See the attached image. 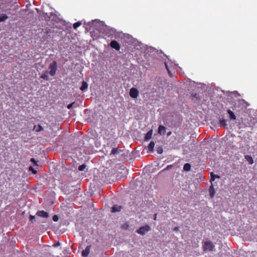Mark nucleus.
Masks as SVG:
<instances>
[{"instance_id":"1","label":"nucleus","mask_w":257,"mask_h":257,"mask_svg":"<svg viewBox=\"0 0 257 257\" xmlns=\"http://www.w3.org/2000/svg\"><path fill=\"white\" fill-rule=\"evenodd\" d=\"M88 25L100 32L107 35L108 37L113 36L115 33V30L114 29L107 27L104 25L103 22L98 20L92 21V22L89 23Z\"/></svg>"},{"instance_id":"2","label":"nucleus","mask_w":257,"mask_h":257,"mask_svg":"<svg viewBox=\"0 0 257 257\" xmlns=\"http://www.w3.org/2000/svg\"><path fill=\"white\" fill-rule=\"evenodd\" d=\"M229 94L228 95V97L227 98V101L232 104L234 108L239 107L240 106H243L246 103L245 101L242 99H237L234 101L232 100L233 97L232 95L233 94L235 97H237L239 96V94L236 91L234 92H227Z\"/></svg>"},{"instance_id":"3","label":"nucleus","mask_w":257,"mask_h":257,"mask_svg":"<svg viewBox=\"0 0 257 257\" xmlns=\"http://www.w3.org/2000/svg\"><path fill=\"white\" fill-rule=\"evenodd\" d=\"M49 69H50L49 74L51 76H54L56 75V71L57 70V62L56 61H53L52 63H51L48 67Z\"/></svg>"},{"instance_id":"4","label":"nucleus","mask_w":257,"mask_h":257,"mask_svg":"<svg viewBox=\"0 0 257 257\" xmlns=\"http://www.w3.org/2000/svg\"><path fill=\"white\" fill-rule=\"evenodd\" d=\"M151 230V227L149 225H145V226H141L136 230V232L138 234L144 235L147 232Z\"/></svg>"},{"instance_id":"5","label":"nucleus","mask_w":257,"mask_h":257,"mask_svg":"<svg viewBox=\"0 0 257 257\" xmlns=\"http://www.w3.org/2000/svg\"><path fill=\"white\" fill-rule=\"evenodd\" d=\"M204 251H213L215 246L211 241H206L203 245Z\"/></svg>"},{"instance_id":"6","label":"nucleus","mask_w":257,"mask_h":257,"mask_svg":"<svg viewBox=\"0 0 257 257\" xmlns=\"http://www.w3.org/2000/svg\"><path fill=\"white\" fill-rule=\"evenodd\" d=\"M139 94L138 90L134 87L132 88L130 90V95L133 98H136Z\"/></svg>"},{"instance_id":"7","label":"nucleus","mask_w":257,"mask_h":257,"mask_svg":"<svg viewBox=\"0 0 257 257\" xmlns=\"http://www.w3.org/2000/svg\"><path fill=\"white\" fill-rule=\"evenodd\" d=\"M110 46L113 48L118 51L120 49V46L119 44L115 40H112L110 43Z\"/></svg>"},{"instance_id":"8","label":"nucleus","mask_w":257,"mask_h":257,"mask_svg":"<svg viewBox=\"0 0 257 257\" xmlns=\"http://www.w3.org/2000/svg\"><path fill=\"white\" fill-rule=\"evenodd\" d=\"M91 247V245H88L86 246L85 249L82 250L81 254L83 257H87L88 256Z\"/></svg>"},{"instance_id":"9","label":"nucleus","mask_w":257,"mask_h":257,"mask_svg":"<svg viewBox=\"0 0 257 257\" xmlns=\"http://www.w3.org/2000/svg\"><path fill=\"white\" fill-rule=\"evenodd\" d=\"M122 209V206L121 205H114L111 208V211L112 213L120 212Z\"/></svg>"},{"instance_id":"10","label":"nucleus","mask_w":257,"mask_h":257,"mask_svg":"<svg viewBox=\"0 0 257 257\" xmlns=\"http://www.w3.org/2000/svg\"><path fill=\"white\" fill-rule=\"evenodd\" d=\"M36 215L44 218H47L49 217L48 213L43 210L37 211Z\"/></svg>"},{"instance_id":"11","label":"nucleus","mask_w":257,"mask_h":257,"mask_svg":"<svg viewBox=\"0 0 257 257\" xmlns=\"http://www.w3.org/2000/svg\"><path fill=\"white\" fill-rule=\"evenodd\" d=\"M166 128L162 125H159L158 128V133L160 135H164L165 133Z\"/></svg>"},{"instance_id":"12","label":"nucleus","mask_w":257,"mask_h":257,"mask_svg":"<svg viewBox=\"0 0 257 257\" xmlns=\"http://www.w3.org/2000/svg\"><path fill=\"white\" fill-rule=\"evenodd\" d=\"M153 133V130L151 129L150 131H149L145 135V140L146 141H148L149 140H150L152 137Z\"/></svg>"},{"instance_id":"13","label":"nucleus","mask_w":257,"mask_h":257,"mask_svg":"<svg viewBox=\"0 0 257 257\" xmlns=\"http://www.w3.org/2000/svg\"><path fill=\"white\" fill-rule=\"evenodd\" d=\"M209 192L210 197L211 198H213L215 194V191L212 184L210 186L209 188Z\"/></svg>"},{"instance_id":"14","label":"nucleus","mask_w":257,"mask_h":257,"mask_svg":"<svg viewBox=\"0 0 257 257\" xmlns=\"http://www.w3.org/2000/svg\"><path fill=\"white\" fill-rule=\"evenodd\" d=\"M88 85L86 81H83L82 83V85L80 87V89L82 91H85L88 88Z\"/></svg>"},{"instance_id":"15","label":"nucleus","mask_w":257,"mask_h":257,"mask_svg":"<svg viewBox=\"0 0 257 257\" xmlns=\"http://www.w3.org/2000/svg\"><path fill=\"white\" fill-rule=\"evenodd\" d=\"M227 112L229 114V118L230 119H232V120L236 119V116L234 114V113L232 111H231L230 109H229L227 110Z\"/></svg>"},{"instance_id":"16","label":"nucleus","mask_w":257,"mask_h":257,"mask_svg":"<svg viewBox=\"0 0 257 257\" xmlns=\"http://www.w3.org/2000/svg\"><path fill=\"white\" fill-rule=\"evenodd\" d=\"M73 186L71 187L72 188ZM63 191L65 192V194H69L71 193L72 191V189L71 188L70 186H64Z\"/></svg>"},{"instance_id":"17","label":"nucleus","mask_w":257,"mask_h":257,"mask_svg":"<svg viewBox=\"0 0 257 257\" xmlns=\"http://www.w3.org/2000/svg\"><path fill=\"white\" fill-rule=\"evenodd\" d=\"M9 17L5 14H0V23L6 21Z\"/></svg>"},{"instance_id":"18","label":"nucleus","mask_w":257,"mask_h":257,"mask_svg":"<svg viewBox=\"0 0 257 257\" xmlns=\"http://www.w3.org/2000/svg\"><path fill=\"white\" fill-rule=\"evenodd\" d=\"M49 74V72L48 71H45L41 76V78L43 79L44 80H48L49 77H48V74Z\"/></svg>"},{"instance_id":"19","label":"nucleus","mask_w":257,"mask_h":257,"mask_svg":"<svg viewBox=\"0 0 257 257\" xmlns=\"http://www.w3.org/2000/svg\"><path fill=\"white\" fill-rule=\"evenodd\" d=\"M155 147V142L151 141L148 146V150L150 152H153L154 151V148Z\"/></svg>"},{"instance_id":"20","label":"nucleus","mask_w":257,"mask_h":257,"mask_svg":"<svg viewBox=\"0 0 257 257\" xmlns=\"http://www.w3.org/2000/svg\"><path fill=\"white\" fill-rule=\"evenodd\" d=\"M121 151L120 150L118 149L117 148H114L112 149L110 155H116L119 154Z\"/></svg>"},{"instance_id":"21","label":"nucleus","mask_w":257,"mask_h":257,"mask_svg":"<svg viewBox=\"0 0 257 257\" xmlns=\"http://www.w3.org/2000/svg\"><path fill=\"white\" fill-rule=\"evenodd\" d=\"M245 159L249 164H252L253 163V160L250 156L245 155Z\"/></svg>"},{"instance_id":"22","label":"nucleus","mask_w":257,"mask_h":257,"mask_svg":"<svg viewBox=\"0 0 257 257\" xmlns=\"http://www.w3.org/2000/svg\"><path fill=\"white\" fill-rule=\"evenodd\" d=\"M43 130V127L41 125H35L34 126L33 130L37 132H41Z\"/></svg>"},{"instance_id":"23","label":"nucleus","mask_w":257,"mask_h":257,"mask_svg":"<svg viewBox=\"0 0 257 257\" xmlns=\"http://www.w3.org/2000/svg\"><path fill=\"white\" fill-rule=\"evenodd\" d=\"M191 166L189 163H186L183 166V170L185 171H189L191 170Z\"/></svg>"},{"instance_id":"24","label":"nucleus","mask_w":257,"mask_h":257,"mask_svg":"<svg viewBox=\"0 0 257 257\" xmlns=\"http://www.w3.org/2000/svg\"><path fill=\"white\" fill-rule=\"evenodd\" d=\"M210 176H211V179H210V181L211 182L214 181V180L216 178H220L219 176H218L217 175L214 174L213 172H211L210 173Z\"/></svg>"},{"instance_id":"25","label":"nucleus","mask_w":257,"mask_h":257,"mask_svg":"<svg viewBox=\"0 0 257 257\" xmlns=\"http://www.w3.org/2000/svg\"><path fill=\"white\" fill-rule=\"evenodd\" d=\"M53 14L52 13L50 14V15H49L47 13H44V19L46 21H48L50 19L51 16H52Z\"/></svg>"},{"instance_id":"26","label":"nucleus","mask_w":257,"mask_h":257,"mask_svg":"<svg viewBox=\"0 0 257 257\" xmlns=\"http://www.w3.org/2000/svg\"><path fill=\"white\" fill-rule=\"evenodd\" d=\"M219 125L221 126L227 125L226 120H225L224 119H222L219 120Z\"/></svg>"},{"instance_id":"27","label":"nucleus","mask_w":257,"mask_h":257,"mask_svg":"<svg viewBox=\"0 0 257 257\" xmlns=\"http://www.w3.org/2000/svg\"><path fill=\"white\" fill-rule=\"evenodd\" d=\"M86 167V166L85 164H82L78 167V170L82 171L85 169Z\"/></svg>"},{"instance_id":"28","label":"nucleus","mask_w":257,"mask_h":257,"mask_svg":"<svg viewBox=\"0 0 257 257\" xmlns=\"http://www.w3.org/2000/svg\"><path fill=\"white\" fill-rule=\"evenodd\" d=\"M81 25L80 22H77L73 24V28L76 29Z\"/></svg>"},{"instance_id":"29","label":"nucleus","mask_w":257,"mask_h":257,"mask_svg":"<svg viewBox=\"0 0 257 257\" xmlns=\"http://www.w3.org/2000/svg\"><path fill=\"white\" fill-rule=\"evenodd\" d=\"M172 165H168L165 169H164L162 171H167L173 168Z\"/></svg>"},{"instance_id":"30","label":"nucleus","mask_w":257,"mask_h":257,"mask_svg":"<svg viewBox=\"0 0 257 257\" xmlns=\"http://www.w3.org/2000/svg\"><path fill=\"white\" fill-rule=\"evenodd\" d=\"M75 104V102H73L70 104H69L67 106V108L68 109H70L71 108H72V107Z\"/></svg>"},{"instance_id":"31","label":"nucleus","mask_w":257,"mask_h":257,"mask_svg":"<svg viewBox=\"0 0 257 257\" xmlns=\"http://www.w3.org/2000/svg\"><path fill=\"white\" fill-rule=\"evenodd\" d=\"M157 151L158 154H161L163 153V150L162 147H158L157 148Z\"/></svg>"},{"instance_id":"32","label":"nucleus","mask_w":257,"mask_h":257,"mask_svg":"<svg viewBox=\"0 0 257 257\" xmlns=\"http://www.w3.org/2000/svg\"><path fill=\"white\" fill-rule=\"evenodd\" d=\"M29 170L32 171V173L35 174L37 173V171L35 170L32 166L29 167Z\"/></svg>"},{"instance_id":"33","label":"nucleus","mask_w":257,"mask_h":257,"mask_svg":"<svg viewBox=\"0 0 257 257\" xmlns=\"http://www.w3.org/2000/svg\"><path fill=\"white\" fill-rule=\"evenodd\" d=\"M53 220L55 222L58 221L59 220V216L57 215H54L53 216Z\"/></svg>"},{"instance_id":"34","label":"nucleus","mask_w":257,"mask_h":257,"mask_svg":"<svg viewBox=\"0 0 257 257\" xmlns=\"http://www.w3.org/2000/svg\"><path fill=\"white\" fill-rule=\"evenodd\" d=\"M29 219L32 223H33L35 219V216L30 215L29 216Z\"/></svg>"},{"instance_id":"35","label":"nucleus","mask_w":257,"mask_h":257,"mask_svg":"<svg viewBox=\"0 0 257 257\" xmlns=\"http://www.w3.org/2000/svg\"><path fill=\"white\" fill-rule=\"evenodd\" d=\"M30 161L32 162V163H34V164L35 165H37L38 166V164H37V161H36V160L34 159V158H31V160H30Z\"/></svg>"},{"instance_id":"36","label":"nucleus","mask_w":257,"mask_h":257,"mask_svg":"<svg viewBox=\"0 0 257 257\" xmlns=\"http://www.w3.org/2000/svg\"><path fill=\"white\" fill-rule=\"evenodd\" d=\"M60 244H61V243H60L59 242H57V243H56L54 244H53V246H54V247H57V246H58L60 245Z\"/></svg>"},{"instance_id":"37","label":"nucleus","mask_w":257,"mask_h":257,"mask_svg":"<svg viewBox=\"0 0 257 257\" xmlns=\"http://www.w3.org/2000/svg\"><path fill=\"white\" fill-rule=\"evenodd\" d=\"M128 225L126 224H124L122 225V228L124 229H126L128 227Z\"/></svg>"},{"instance_id":"38","label":"nucleus","mask_w":257,"mask_h":257,"mask_svg":"<svg viewBox=\"0 0 257 257\" xmlns=\"http://www.w3.org/2000/svg\"><path fill=\"white\" fill-rule=\"evenodd\" d=\"M150 49L151 50V52H153V51H156V49L154 48H153V47H150Z\"/></svg>"},{"instance_id":"39","label":"nucleus","mask_w":257,"mask_h":257,"mask_svg":"<svg viewBox=\"0 0 257 257\" xmlns=\"http://www.w3.org/2000/svg\"><path fill=\"white\" fill-rule=\"evenodd\" d=\"M179 227H175L174 228V230L175 231H179Z\"/></svg>"},{"instance_id":"40","label":"nucleus","mask_w":257,"mask_h":257,"mask_svg":"<svg viewBox=\"0 0 257 257\" xmlns=\"http://www.w3.org/2000/svg\"><path fill=\"white\" fill-rule=\"evenodd\" d=\"M172 134V132H169L167 133V137H169L170 136H171Z\"/></svg>"},{"instance_id":"41","label":"nucleus","mask_w":257,"mask_h":257,"mask_svg":"<svg viewBox=\"0 0 257 257\" xmlns=\"http://www.w3.org/2000/svg\"><path fill=\"white\" fill-rule=\"evenodd\" d=\"M165 65H166V67L167 69L168 70V71H169L168 70V66L166 63H165ZM169 73H170V72H169ZM169 74H170V75L171 76V74H170V73H169Z\"/></svg>"},{"instance_id":"42","label":"nucleus","mask_w":257,"mask_h":257,"mask_svg":"<svg viewBox=\"0 0 257 257\" xmlns=\"http://www.w3.org/2000/svg\"><path fill=\"white\" fill-rule=\"evenodd\" d=\"M74 192H75V194H77V189H75V190L74 191Z\"/></svg>"},{"instance_id":"43","label":"nucleus","mask_w":257,"mask_h":257,"mask_svg":"<svg viewBox=\"0 0 257 257\" xmlns=\"http://www.w3.org/2000/svg\"><path fill=\"white\" fill-rule=\"evenodd\" d=\"M160 53H163V52L161 50H160V53L159 54H160Z\"/></svg>"},{"instance_id":"44","label":"nucleus","mask_w":257,"mask_h":257,"mask_svg":"<svg viewBox=\"0 0 257 257\" xmlns=\"http://www.w3.org/2000/svg\"><path fill=\"white\" fill-rule=\"evenodd\" d=\"M155 219H156V214L155 215V218H154Z\"/></svg>"}]
</instances>
